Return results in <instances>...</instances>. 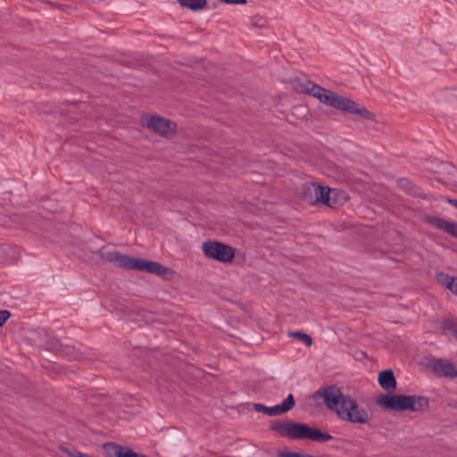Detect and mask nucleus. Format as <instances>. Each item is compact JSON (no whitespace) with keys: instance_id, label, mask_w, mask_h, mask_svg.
<instances>
[{"instance_id":"f03ea898","label":"nucleus","mask_w":457,"mask_h":457,"mask_svg":"<svg viewBox=\"0 0 457 457\" xmlns=\"http://www.w3.org/2000/svg\"><path fill=\"white\" fill-rule=\"evenodd\" d=\"M312 397L313 399L323 398L327 408L334 411L344 421L359 424L369 422L368 411L360 407L357 401L351 395L343 394L337 386L321 387L313 394Z\"/></svg>"},{"instance_id":"4be33fe9","label":"nucleus","mask_w":457,"mask_h":457,"mask_svg":"<svg viewBox=\"0 0 457 457\" xmlns=\"http://www.w3.org/2000/svg\"><path fill=\"white\" fill-rule=\"evenodd\" d=\"M11 317V313L7 310L0 311V328L4 326L6 320Z\"/></svg>"},{"instance_id":"2eb2a0df","label":"nucleus","mask_w":457,"mask_h":457,"mask_svg":"<svg viewBox=\"0 0 457 457\" xmlns=\"http://www.w3.org/2000/svg\"><path fill=\"white\" fill-rule=\"evenodd\" d=\"M317 190V183L305 184L302 187L300 197L310 204H316L317 200H315V197L318 195Z\"/></svg>"},{"instance_id":"9d476101","label":"nucleus","mask_w":457,"mask_h":457,"mask_svg":"<svg viewBox=\"0 0 457 457\" xmlns=\"http://www.w3.org/2000/svg\"><path fill=\"white\" fill-rule=\"evenodd\" d=\"M429 367L440 376L450 378H457V369L452 362L445 359L433 358L429 362Z\"/></svg>"},{"instance_id":"4468645a","label":"nucleus","mask_w":457,"mask_h":457,"mask_svg":"<svg viewBox=\"0 0 457 457\" xmlns=\"http://www.w3.org/2000/svg\"><path fill=\"white\" fill-rule=\"evenodd\" d=\"M317 193H318V195H317V197H315V200H317V204H322L330 208L337 207V200H334V202H331V194L337 195V193L334 190H331L328 187H322L318 184Z\"/></svg>"},{"instance_id":"0eeeda50","label":"nucleus","mask_w":457,"mask_h":457,"mask_svg":"<svg viewBox=\"0 0 457 457\" xmlns=\"http://www.w3.org/2000/svg\"><path fill=\"white\" fill-rule=\"evenodd\" d=\"M146 128L152 129L156 134L166 137L170 133H174L177 129L176 123L158 115H153L146 118V121L143 120Z\"/></svg>"},{"instance_id":"6e6552de","label":"nucleus","mask_w":457,"mask_h":457,"mask_svg":"<svg viewBox=\"0 0 457 457\" xmlns=\"http://www.w3.org/2000/svg\"><path fill=\"white\" fill-rule=\"evenodd\" d=\"M46 341L45 349L54 352L57 355L66 357L69 360H77L80 357V353L73 347L62 344L57 338L45 335Z\"/></svg>"},{"instance_id":"1a4fd4ad","label":"nucleus","mask_w":457,"mask_h":457,"mask_svg":"<svg viewBox=\"0 0 457 457\" xmlns=\"http://www.w3.org/2000/svg\"><path fill=\"white\" fill-rule=\"evenodd\" d=\"M295 405V401L294 395L292 394H289L280 404H277L272 407H268L262 403H254L253 408L257 412H262L268 416L273 417L282 415L289 411L291 409L294 408Z\"/></svg>"},{"instance_id":"7ed1b4c3","label":"nucleus","mask_w":457,"mask_h":457,"mask_svg":"<svg viewBox=\"0 0 457 457\" xmlns=\"http://www.w3.org/2000/svg\"><path fill=\"white\" fill-rule=\"evenodd\" d=\"M303 90L329 107H333L337 110L351 114H357L364 120H375L376 115L368 111L365 107L360 106L356 102L339 96L337 93L320 87L310 80H306L303 85Z\"/></svg>"},{"instance_id":"dca6fc26","label":"nucleus","mask_w":457,"mask_h":457,"mask_svg":"<svg viewBox=\"0 0 457 457\" xmlns=\"http://www.w3.org/2000/svg\"><path fill=\"white\" fill-rule=\"evenodd\" d=\"M178 2L182 7L194 12L203 10L207 5V0H178Z\"/></svg>"},{"instance_id":"f257e3e1","label":"nucleus","mask_w":457,"mask_h":457,"mask_svg":"<svg viewBox=\"0 0 457 457\" xmlns=\"http://www.w3.org/2000/svg\"><path fill=\"white\" fill-rule=\"evenodd\" d=\"M378 384L387 394H381L377 398V404L385 410L421 412L429 407V401L422 395H394L390 394L396 389V379L394 371L390 369L378 373Z\"/></svg>"},{"instance_id":"20e7f679","label":"nucleus","mask_w":457,"mask_h":457,"mask_svg":"<svg viewBox=\"0 0 457 457\" xmlns=\"http://www.w3.org/2000/svg\"><path fill=\"white\" fill-rule=\"evenodd\" d=\"M99 258L112 263L116 267L129 270H138L158 276H163L170 270L160 262L123 254L118 251L105 252L104 247L96 253Z\"/></svg>"},{"instance_id":"412c9836","label":"nucleus","mask_w":457,"mask_h":457,"mask_svg":"<svg viewBox=\"0 0 457 457\" xmlns=\"http://www.w3.org/2000/svg\"><path fill=\"white\" fill-rule=\"evenodd\" d=\"M251 26L254 28H264L266 26V20L262 17H253L251 19Z\"/></svg>"},{"instance_id":"393cba45","label":"nucleus","mask_w":457,"mask_h":457,"mask_svg":"<svg viewBox=\"0 0 457 457\" xmlns=\"http://www.w3.org/2000/svg\"><path fill=\"white\" fill-rule=\"evenodd\" d=\"M336 195H334L333 196L331 195V202H334V200H337L336 197H335Z\"/></svg>"},{"instance_id":"39448f33","label":"nucleus","mask_w":457,"mask_h":457,"mask_svg":"<svg viewBox=\"0 0 457 457\" xmlns=\"http://www.w3.org/2000/svg\"><path fill=\"white\" fill-rule=\"evenodd\" d=\"M270 429L277 432L282 437L295 440L308 439L314 442L325 443L333 438L328 432H323L308 424L295 422L290 420H273L270 424Z\"/></svg>"},{"instance_id":"f3484780","label":"nucleus","mask_w":457,"mask_h":457,"mask_svg":"<svg viewBox=\"0 0 457 457\" xmlns=\"http://www.w3.org/2000/svg\"><path fill=\"white\" fill-rule=\"evenodd\" d=\"M441 328L445 335H452L457 339V319H449L442 321Z\"/></svg>"},{"instance_id":"423d86ee","label":"nucleus","mask_w":457,"mask_h":457,"mask_svg":"<svg viewBox=\"0 0 457 457\" xmlns=\"http://www.w3.org/2000/svg\"><path fill=\"white\" fill-rule=\"evenodd\" d=\"M203 252L206 257L220 262H231L235 257V248L218 241L204 242Z\"/></svg>"},{"instance_id":"f8f14e48","label":"nucleus","mask_w":457,"mask_h":457,"mask_svg":"<svg viewBox=\"0 0 457 457\" xmlns=\"http://www.w3.org/2000/svg\"><path fill=\"white\" fill-rule=\"evenodd\" d=\"M399 187L403 189L408 195L413 197H419L421 199H428V195L425 194L421 187L414 184L412 181L406 178H401L397 180Z\"/></svg>"},{"instance_id":"6ab92c4d","label":"nucleus","mask_w":457,"mask_h":457,"mask_svg":"<svg viewBox=\"0 0 457 457\" xmlns=\"http://www.w3.org/2000/svg\"><path fill=\"white\" fill-rule=\"evenodd\" d=\"M288 337L303 341L307 346H311L312 344V337L301 331L288 332Z\"/></svg>"},{"instance_id":"9b49d317","label":"nucleus","mask_w":457,"mask_h":457,"mask_svg":"<svg viewBox=\"0 0 457 457\" xmlns=\"http://www.w3.org/2000/svg\"><path fill=\"white\" fill-rule=\"evenodd\" d=\"M426 221L437 229L443 230L457 238V222L448 221L443 218L432 215L427 216Z\"/></svg>"},{"instance_id":"5701e85b","label":"nucleus","mask_w":457,"mask_h":457,"mask_svg":"<svg viewBox=\"0 0 457 457\" xmlns=\"http://www.w3.org/2000/svg\"><path fill=\"white\" fill-rule=\"evenodd\" d=\"M450 291L454 294L455 295H457V278L456 279L454 280L453 284L452 285V287L450 289Z\"/></svg>"},{"instance_id":"aec40b11","label":"nucleus","mask_w":457,"mask_h":457,"mask_svg":"<svg viewBox=\"0 0 457 457\" xmlns=\"http://www.w3.org/2000/svg\"><path fill=\"white\" fill-rule=\"evenodd\" d=\"M59 449L62 453H67L70 457H94L86 453H82L81 452L77 450H70L66 446H60Z\"/></svg>"},{"instance_id":"a211bd4d","label":"nucleus","mask_w":457,"mask_h":457,"mask_svg":"<svg viewBox=\"0 0 457 457\" xmlns=\"http://www.w3.org/2000/svg\"><path fill=\"white\" fill-rule=\"evenodd\" d=\"M436 279L440 285H442L443 287H445L450 290L452 287V285L453 284L454 280L456 279V277L450 276L444 272H438L436 274Z\"/></svg>"},{"instance_id":"ddd939ff","label":"nucleus","mask_w":457,"mask_h":457,"mask_svg":"<svg viewBox=\"0 0 457 457\" xmlns=\"http://www.w3.org/2000/svg\"><path fill=\"white\" fill-rule=\"evenodd\" d=\"M103 448L107 457H129V453L132 452V449L129 447L112 442L104 444Z\"/></svg>"},{"instance_id":"b1692460","label":"nucleus","mask_w":457,"mask_h":457,"mask_svg":"<svg viewBox=\"0 0 457 457\" xmlns=\"http://www.w3.org/2000/svg\"><path fill=\"white\" fill-rule=\"evenodd\" d=\"M447 202L449 204H451L453 206H454L455 208H457V199L447 198Z\"/></svg>"}]
</instances>
